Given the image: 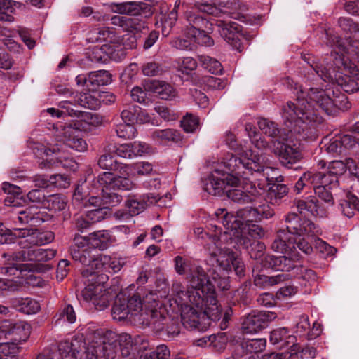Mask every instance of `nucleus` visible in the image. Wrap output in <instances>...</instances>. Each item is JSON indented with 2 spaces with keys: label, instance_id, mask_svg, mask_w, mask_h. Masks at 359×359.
I'll list each match as a JSON object with an SVG mask.
<instances>
[{
  "label": "nucleus",
  "instance_id": "f257e3e1",
  "mask_svg": "<svg viewBox=\"0 0 359 359\" xmlns=\"http://www.w3.org/2000/svg\"><path fill=\"white\" fill-rule=\"evenodd\" d=\"M330 93V90L315 87L310 88L307 92L300 88L297 92L296 102H287L283 108L282 117L289 132L301 134L307 131L302 137H308L323 123L319 110L330 115L337 108L349 107L345 95L333 98Z\"/></svg>",
  "mask_w": 359,
  "mask_h": 359
},
{
  "label": "nucleus",
  "instance_id": "f03ea898",
  "mask_svg": "<svg viewBox=\"0 0 359 359\" xmlns=\"http://www.w3.org/2000/svg\"><path fill=\"white\" fill-rule=\"evenodd\" d=\"M338 53L327 55L313 68L324 81H336L346 93H353L359 90V69L353 62H348L344 57L337 58Z\"/></svg>",
  "mask_w": 359,
  "mask_h": 359
},
{
  "label": "nucleus",
  "instance_id": "7ed1b4c3",
  "mask_svg": "<svg viewBox=\"0 0 359 359\" xmlns=\"http://www.w3.org/2000/svg\"><path fill=\"white\" fill-rule=\"evenodd\" d=\"M210 262L216 263L212 279L219 288L222 290L229 288V274L232 271L242 277L245 275V264L231 249L219 248L216 245L210 248Z\"/></svg>",
  "mask_w": 359,
  "mask_h": 359
},
{
  "label": "nucleus",
  "instance_id": "20e7f679",
  "mask_svg": "<svg viewBox=\"0 0 359 359\" xmlns=\"http://www.w3.org/2000/svg\"><path fill=\"white\" fill-rule=\"evenodd\" d=\"M133 346L130 335L126 333L118 334L111 330L106 331L102 341L97 346L91 345L86 348L85 359H114L118 351L124 357L128 356Z\"/></svg>",
  "mask_w": 359,
  "mask_h": 359
},
{
  "label": "nucleus",
  "instance_id": "39448f33",
  "mask_svg": "<svg viewBox=\"0 0 359 359\" xmlns=\"http://www.w3.org/2000/svg\"><path fill=\"white\" fill-rule=\"evenodd\" d=\"M286 227L280 229L271 243V248L277 252H283L290 245L294 247L293 234L301 235L302 233H310L315 231V227L310 222L309 219H302L294 212L288 213L285 218Z\"/></svg>",
  "mask_w": 359,
  "mask_h": 359
},
{
  "label": "nucleus",
  "instance_id": "423d86ee",
  "mask_svg": "<svg viewBox=\"0 0 359 359\" xmlns=\"http://www.w3.org/2000/svg\"><path fill=\"white\" fill-rule=\"evenodd\" d=\"M189 282V287L187 291L179 290L180 285L173 286L174 290L180 299V302L188 299L190 302L198 305L203 302L205 294H210L215 291V286L210 282L205 271L197 264L194 269L186 278Z\"/></svg>",
  "mask_w": 359,
  "mask_h": 359
},
{
  "label": "nucleus",
  "instance_id": "0eeeda50",
  "mask_svg": "<svg viewBox=\"0 0 359 359\" xmlns=\"http://www.w3.org/2000/svg\"><path fill=\"white\" fill-rule=\"evenodd\" d=\"M251 158L238 157L232 154H227L222 162L226 169L224 172H227L238 177V184L241 179L250 180L253 172H260L268 168L264 157L260 154L251 153Z\"/></svg>",
  "mask_w": 359,
  "mask_h": 359
},
{
  "label": "nucleus",
  "instance_id": "6e6552de",
  "mask_svg": "<svg viewBox=\"0 0 359 359\" xmlns=\"http://www.w3.org/2000/svg\"><path fill=\"white\" fill-rule=\"evenodd\" d=\"M126 302L130 313V319L135 323L149 325L165 319L164 315L157 309L156 302H154V304L147 306L145 303L142 304L140 296L133 295L126 299Z\"/></svg>",
  "mask_w": 359,
  "mask_h": 359
},
{
  "label": "nucleus",
  "instance_id": "1a4fd4ad",
  "mask_svg": "<svg viewBox=\"0 0 359 359\" xmlns=\"http://www.w3.org/2000/svg\"><path fill=\"white\" fill-rule=\"evenodd\" d=\"M175 302L181 311V320L184 327L199 331L208 329V320L205 314H203V301L198 305L190 302L188 299L180 302L177 294H175Z\"/></svg>",
  "mask_w": 359,
  "mask_h": 359
},
{
  "label": "nucleus",
  "instance_id": "9d476101",
  "mask_svg": "<svg viewBox=\"0 0 359 359\" xmlns=\"http://www.w3.org/2000/svg\"><path fill=\"white\" fill-rule=\"evenodd\" d=\"M184 18L188 22L185 28V34L188 37L201 46H211L214 44L213 39L203 30L208 24L205 19L196 14L194 10L187 11Z\"/></svg>",
  "mask_w": 359,
  "mask_h": 359
},
{
  "label": "nucleus",
  "instance_id": "9b49d317",
  "mask_svg": "<svg viewBox=\"0 0 359 359\" xmlns=\"http://www.w3.org/2000/svg\"><path fill=\"white\" fill-rule=\"evenodd\" d=\"M238 184V177L217 168L206 180L204 189L209 194L221 196L227 188L236 187Z\"/></svg>",
  "mask_w": 359,
  "mask_h": 359
},
{
  "label": "nucleus",
  "instance_id": "f8f14e48",
  "mask_svg": "<svg viewBox=\"0 0 359 359\" xmlns=\"http://www.w3.org/2000/svg\"><path fill=\"white\" fill-rule=\"evenodd\" d=\"M226 224L233 226L234 232L233 236L236 234H246L245 226L262 220L257 208L247 207L238 210L235 215H229L226 217Z\"/></svg>",
  "mask_w": 359,
  "mask_h": 359
},
{
  "label": "nucleus",
  "instance_id": "ddd939ff",
  "mask_svg": "<svg viewBox=\"0 0 359 359\" xmlns=\"http://www.w3.org/2000/svg\"><path fill=\"white\" fill-rule=\"evenodd\" d=\"M79 124L58 123L55 128L57 133L56 136L63 141L70 148L77 151L82 152L87 149L86 141L81 137V131L79 130Z\"/></svg>",
  "mask_w": 359,
  "mask_h": 359
},
{
  "label": "nucleus",
  "instance_id": "4468645a",
  "mask_svg": "<svg viewBox=\"0 0 359 359\" xmlns=\"http://www.w3.org/2000/svg\"><path fill=\"white\" fill-rule=\"evenodd\" d=\"M328 44L333 48L330 55L338 53L337 56L344 57L348 62L352 60L359 63V40L350 39H341L338 36H331L328 39Z\"/></svg>",
  "mask_w": 359,
  "mask_h": 359
},
{
  "label": "nucleus",
  "instance_id": "2eb2a0df",
  "mask_svg": "<svg viewBox=\"0 0 359 359\" xmlns=\"http://www.w3.org/2000/svg\"><path fill=\"white\" fill-rule=\"evenodd\" d=\"M276 318V315L273 312L254 311L243 317L241 329L246 334L257 333L265 328Z\"/></svg>",
  "mask_w": 359,
  "mask_h": 359
},
{
  "label": "nucleus",
  "instance_id": "dca6fc26",
  "mask_svg": "<svg viewBox=\"0 0 359 359\" xmlns=\"http://www.w3.org/2000/svg\"><path fill=\"white\" fill-rule=\"evenodd\" d=\"M81 295L85 301L92 302L98 310H103L109 304V292L97 281L88 284L82 290Z\"/></svg>",
  "mask_w": 359,
  "mask_h": 359
},
{
  "label": "nucleus",
  "instance_id": "f3484780",
  "mask_svg": "<svg viewBox=\"0 0 359 359\" xmlns=\"http://www.w3.org/2000/svg\"><path fill=\"white\" fill-rule=\"evenodd\" d=\"M19 238H25L20 243L23 248L29 245H43L51 243L55 238L52 231H38L36 229L26 228H14Z\"/></svg>",
  "mask_w": 359,
  "mask_h": 359
},
{
  "label": "nucleus",
  "instance_id": "a211bd4d",
  "mask_svg": "<svg viewBox=\"0 0 359 359\" xmlns=\"http://www.w3.org/2000/svg\"><path fill=\"white\" fill-rule=\"evenodd\" d=\"M357 137L350 134H339L325 143V151L333 156L346 155L357 144Z\"/></svg>",
  "mask_w": 359,
  "mask_h": 359
},
{
  "label": "nucleus",
  "instance_id": "6ab92c4d",
  "mask_svg": "<svg viewBox=\"0 0 359 359\" xmlns=\"http://www.w3.org/2000/svg\"><path fill=\"white\" fill-rule=\"evenodd\" d=\"M248 181L249 182H246L243 187V190L233 187L227 188L226 193L228 198L238 203L245 204L252 203L256 198L261 196L264 189L257 188L255 184L250 180Z\"/></svg>",
  "mask_w": 359,
  "mask_h": 359
},
{
  "label": "nucleus",
  "instance_id": "aec40b11",
  "mask_svg": "<svg viewBox=\"0 0 359 359\" xmlns=\"http://www.w3.org/2000/svg\"><path fill=\"white\" fill-rule=\"evenodd\" d=\"M94 184H99L102 191L107 187L110 189L131 190L135 184L128 177L121 176L115 177L111 172H104L94 180Z\"/></svg>",
  "mask_w": 359,
  "mask_h": 359
},
{
  "label": "nucleus",
  "instance_id": "412c9836",
  "mask_svg": "<svg viewBox=\"0 0 359 359\" xmlns=\"http://www.w3.org/2000/svg\"><path fill=\"white\" fill-rule=\"evenodd\" d=\"M17 216L13 217V222L16 223V219L20 224H29L32 226H39L44 222L48 221L50 216L47 214L43 208H39L36 206H30L25 210L16 212Z\"/></svg>",
  "mask_w": 359,
  "mask_h": 359
},
{
  "label": "nucleus",
  "instance_id": "4be33fe9",
  "mask_svg": "<svg viewBox=\"0 0 359 359\" xmlns=\"http://www.w3.org/2000/svg\"><path fill=\"white\" fill-rule=\"evenodd\" d=\"M300 259V255L294 252H292L289 256H265L262 261L264 266L271 268L276 271H290L296 268L297 263Z\"/></svg>",
  "mask_w": 359,
  "mask_h": 359
},
{
  "label": "nucleus",
  "instance_id": "5701e85b",
  "mask_svg": "<svg viewBox=\"0 0 359 359\" xmlns=\"http://www.w3.org/2000/svg\"><path fill=\"white\" fill-rule=\"evenodd\" d=\"M217 26L219 27V32L222 37L233 48L240 53L242 52L243 46L240 39L241 26L235 22L225 21H218Z\"/></svg>",
  "mask_w": 359,
  "mask_h": 359
},
{
  "label": "nucleus",
  "instance_id": "b1692460",
  "mask_svg": "<svg viewBox=\"0 0 359 359\" xmlns=\"http://www.w3.org/2000/svg\"><path fill=\"white\" fill-rule=\"evenodd\" d=\"M270 148L279 156L281 163L285 165L294 163L301 158L297 148L283 142L279 139L272 140Z\"/></svg>",
  "mask_w": 359,
  "mask_h": 359
},
{
  "label": "nucleus",
  "instance_id": "393cba45",
  "mask_svg": "<svg viewBox=\"0 0 359 359\" xmlns=\"http://www.w3.org/2000/svg\"><path fill=\"white\" fill-rule=\"evenodd\" d=\"M116 11L130 16H150L152 13L151 6L142 1H129L116 4Z\"/></svg>",
  "mask_w": 359,
  "mask_h": 359
},
{
  "label": "nucleus",
  "instance_id": "a878e982",
  "mask_svg": "<svg viewBox=\"0 0 359 359\" xmlns=\"http://www.w3.org/2000/svg\"><path fill=\"white\" fill-rule=\"evenodd\" d=\"M234 237L238 245L248 250V253L252 259H260L264 256L266 246L262 242L250 239L246 234H236Z\"/></svg>",
  "mask_w": 359,
  "mask_h": 359
},
{
  "label": "nucleus",
  "instance_id": "bb28decb",
  "mask_svg": "<svg viewBox=\"0 0 359 359\" xmlns=\"http://www.w3.org/2000/svg\"><path fill=\"white\" fill-rule=\"evenodd\" d=\"M83 348V343L77 339L62 341L58 346L62 359H85L84 353H80Z\"/></svg>",
  "mask_w": 359,
  "mask_h": 359
},
{
  "label": "nucleus",
  "instance_id": "cd10ccee",
  "mask_svg": "<svg viewBox=\"0 0 359 359\" xmlns=\"http://www.w3.org/2000/svg\"><path fill=\"white\" fill-rule=\"evenodd\" d=\"M56 250L53 249L31 248L20 252V256L13 255V259L35 262H48L55 257Z\"/></svg>",
  "mask_w": 359,
  "mask_h": 359
},
{
  "label": "nucleus",
  "instance_id": "c85d7f7f",
  "mask_svg": "<svg viewBox=\"0 0 359 359\" xmlns=\"http://www.w3.org/2000/svg\"><path fill=\"white\" fill-rule=\"evenodd\" d=\"M210 294H205L203 297V314H205L208 320V328L210 325V321H216L220 319L222 316V309L217 305L215 290Z\"/></svg>",
  "mask_w": 359,
  "mask_h": 359
},
{
  "label": "nucleus",
  "instance_id": "c756f323",
  "mask_svg": "<svg viewBox=\"0 0 359 359\" xmlns=\"http://www.w3.org/2000/svg\"><path fill=\"white\" fill-rule=\"evenodd\" d=\"M346 170H348L352 175H354L359 180V164L351 158H346L345 161H332L329 163L328 171L332 175H342Z\"/></svg>",
  "mask_w": 359,
  "mask_h": 359
},
{
  "label": "nucleus",
  "instance_id": "7c9ffc66",
  "mask_svg": "<svg viewBox=\"0 0 359 359\" xmlns=\"http://www.w3.org/2000/svg\"><path fill=\"white\" fill-rule=\"evenodd\" d=\"M160 198L154 194H147L143 199L130 196L126 201V208L130 216H135L142 212L147 205L157 202Z\"/></svg>",
  "mask_w": 359,
  "mask_h": 359
},
{
  "label": "nucleus",
  "instance_id": "2f4dec72",
  "mask_svg": "<svg viewBox=\"0 0 359 359\" xmlns=\"http://www.w3.org/2000/svg\"><path fill=\"white\" fill-rule=\"evenodd\" d=\"M110 260V257L105 255H92V260L89 264H86L90 268L83 270V276L90 277L88 281H94L98 278L95 271L107 270V262Z\"/></svg>",
  "mask_w": 359,
  "mask_h": 359
},
{
  "label": "nucleus",
  "instance_id": "473e14b6",
  "mask_svg": "<svg viewBox=\"0 0 359 359\" xmlns=\"http://www.w3.org/2000/svg\"><path fill=\"white\" fill-rule=\"evenodd\" d=\"M43 269L39 266L32 264H13L10 266L0 267V273L8 276H19L22 271H39L49 269L48 265L43 266Z\"/></svg>",
  "mask_w": 359,
  "mask_h": 359
},
{
  "label": "nucleus",
  "instance_id": "72a5a7b5",
  "mask_svg": "<svg viewBox=\"0 0 359 359\" xmlns=\"http://www.w3.org/2000/svg\"><path fill=\"white\" fill-rule=\"evenodd\" d=\"M310 222L315 227V231L310 233H302L301 235L293 234L294 240V244L296 243L297 248L306 255H310L313 252V248L310 242L315 236L320 233V229L312 221Z\"/></svg>",
  "mask_w": 359,
  "mask_h": 359
},
{
  "label": "nucleus",
  "instance_id": "f704fd0d",
  "mask_svg": "<svg viewBox=\"0 0 359 359\" xmlns=\"http://www.w3.org/2000/svg\"><path fill=\"white\" fill-rule=\"evenodd\" d=\"M111 315L114 320L121 321L125 319H130V313H129L127 306L126 298L123 294L117 295L111 309Z\"/></svg>",
  "mask_w": 359,
  "mask_h": 359
},
{
  "label": "nucleus",
  "instance_id": "c9c22d12",
  "mask_svg": "<svg viewBox=\"0 0 359 359\" xmlns=\"http://www.w3.org/2000/svg\"><path fill=\"white\" fill-rule=\"evenodd\" d=\"M11 304L18 311L27 314L36 313L41 309L39 302L29 297L12 299Z\"/></svg>",
  "mask_w": 359,
  "mask_h": 359
},
{
  "label": "nucleus",
  "instance_id": "e433bc0d",
  "mask_svg": "<svg viewBox=\"0 0 359 359\" xmlns=\"http://www.w3.org/2000/svg\"><path fill=\"white\" fill-rule=\"evenodd\" d=\"M149 88L162 100H172L177 95L171 85L161 81H151Z\"/></svg>",
  "mask_w": 359,
  "mask_h": 359
},
{
  "label": "nucleus",
  "instance_id": "4c0bfd02",
  "mask_svg": "<svg viewBox=\"0 0 359 359\" xmlns=\"http://www.w3.org/2000/svg\"><path fill=\"white\" fill-rule=\"evenodd\" d=\"M111 81V74L106 70L91 72L88 74L90 90H95L101 86H105Z\"/></svg>",
  "mask_w": 359,
  "mask_h": 359
},
{
  "label": "nucleus",
  "instance_id": "58836bf2",
  "mask_svg": "<svg viewBox=\"0 0 359 359\" xmlns=\"http://www.w3.org/2000/svg\"><path fill=\"white\" fill-rule=\"evenodd\" d=\"M92 189L90 190V194H92L91 196H90L88 198L83 199V203L84 205L88 207H94L95 208H104L103 206V201H102V196L100 194V192L97 193V189H95V186H97V184H94V180L92 181ZM74 198L75 200L79 201L82 200V196L81 195L79 189L77 188L75 191V193L74 194Z\"/></svg>",
  "mask_w": 359,
  "mask_h": 359
},
{
  "label": "nucleus",
  "instance_id": "ea45409f",
  "mask_svg": "<svg viewBox=\"0 0 359 359\" xmlns=\"http://www.w3.org/2000/svg\"><path fill=\"white\" fill-rule=\"evenodd\" d=\"M90 246L100 250L107 249L111 243V235L108 231H97L88 234Z\"/></svg>",
  "mask_w": 359,
  "mask_h": 359
},
{
  "label": "nucleus",
  "instance_id": "a19ab883",
  "mask_svg": "<svg viewBox=\"0 0 359 359\" xmlns=\"http://www.w3.org/2000/svg\"><path fill=\"white\" fill-rule=\"evenodd\" d=\"M339 206L343 215L351 218L356 212H359V199L355 195L347 194L340 201Z\"/></svg>",
  "mask_w": 359,
  "mask_h": 359
},
{
  "label": "nucleus",
  "instance_id": "79ce46f5",
  "mask_svg": "<svg viewBox=\"0 0 359 359\" xmlns=\"http://www.w3.org/2000/svg\"><path fill=\"white\" fill-rule=\"evenodd\" d=\"M151 137L161 144L169 141L179 142L182 139L180 133L175 129L156 130L152 133Z\"/></svg>",
  "mask_w": 359,
  "mask_h": 359
},
{
  "label": "nucleus",
  "instance_id": "37998d69",
  "mask_svg": "<svg viewBox=\"0 0 359 359\" xmlns=\"http://www.w3.org/2000/svg\"><path fill=\"white\" fill-rule=\"evenodd\" d=\"M313 184L332 189L339 186V181L337 175H332L329 171L326 173L319 172L313 173Z\"/></svg>",
  "mask_w": 359,
  "mask_h": 359
},
{
  "label": "nucleus",
  "instance_id": "c03bdc74",
  "mask_svg": "<svg viewBox=\"0 0 359 359\" xmlns=\"http://www.w3.org/2000/svg\"><path fill=\"white\" fill-rule=\"evenodd\" d=\"M288 189L285 184H273L269 189L266 200L272 205H279L282 199L287 195Z\"/></svg>",
  "mask_w": 359,
  "mask_h": 359
},
{
  "label": "nucleus",
  "instance_id": "a18cd8bd",
  "mask_svg": "<svg viewBox=\"0 0 359 359\" xmlns=\"http://www.w3.org/2000/svg\"><path fill=\"white\" fill-rule=\"evenodd\" d=\"M294 337L290 334L287 328L280 327L273 330L270 334V342L272 344L283 343L281 346L294 343Z\"/></svg>",
  "mask_w": 359,
  "mask_h": 359
},
{
  "label": "nucleus",
  "instance_id": "49530a36",
  "mask_svg": "<svg viewBox=\"0 0 359 359\" xmlns=\"http://www.w3.org/2000/svg\"><path fill=\"white\" fill-rule=\"evenodd\" d=\"M174 263L176 273L186 277L197 265L191 259L180 255H177L174 258Z\"/></svg>",
  "mask_w": 359,
  "mask_h": 359
},
{
  "label": "nucleus",
  "instance_id": "de8ad7c7",
  "mask_svg": "<svg viewBox=\"0 0 359 359\" xmlns=\"http://www.w3.org/2000/svg\"><path fill=\"white\" fill-rule=\"evenodd\" d=\"M103 150L106 152L114 153L118 156L123 158H132L134 157L130 144H123L116 147L114 144L106 143Z\"/></svg>",
  "mask_w": 359,
  "mask_h": 359
},
{
  "label": "nucleus",
  "instance_id": "09e8293b",
  "mask_svg": "<svg viewBox=\"0 0 359 359\" xmlns=\"http://www.w3.org/2000/svg\"><path fill=\"white\" fill-rule=\"evenodd\" d=\"M95 189H97V193L100 192V194L102 196L103 206H116L118 204H119L122 201L121 196L113 191L115 189H110L107 187H104V189L102 191L101 187H100L99 184H97V186H95Z\"/></svg>",
  "mask_w": 359,
  "mask_h": 359
},
{
  "label": "nucleus",
  "instance_id": "8fccbe9b",
  "mask_svg": "<svg viewBox=\"0 0 359 359\" xmlns=\"http://www.w3.org/2000/svg\"><path fill=\"white\" fill-rule=\"evenodd\" d=\"M66 205L65 198L59 194L48 196L43 201L44 208L53 212L62 211Z\"/></svg>",
  "mask_w": 359,
  "mask_h": 359
},
{
  "label": "nucleus",
  "instance_id": "3c124183",
  "mask_svg": "<svg viewBox=\"0 0 359 359\" xmlns=\"http://www.w3.org/2000/svg\"><path fill=\"white\" fill-rule=\"evenodd\" d=\"M198 58L202 67L211 74H217L222 73V65L217 60L208 55H200Z\"/></svg>",
  "mask_w": 359,
  "mask_h": 359
},
{
  "label": "nucleus",
  "instance_id": "603ef678",
  "mask_svg": "<svg viewBox=\"0 0 359 359\" xmlns=\"http://www.w3.org/2000/svg\"><path fill=\"white\" fill-rule=\"evenodd\" d=\"M297 208L300 214L309 213L312 215H318V201L315 198L309 200H299L297 202Z\"/></svg>",
  "mask_w": 359,
  "mask_h": 359
},
{
  "label": "nucleus",
  "instance_id": "864d4df0",
  "mask_svg": "<svg viewBox=\"0 0 359 359\" xmlns=\"http://www.w3.org/2000/svg\"><path fill=\"white\" fill-rule=\"evenodd\" d=\"M112 154L104 151V154L100 156L97 164L101 169L112 171L119 168L120 165L114 158Z\"/></svg>",
  "mask_w": 359,
  "mask_h": 359
},
{
  "label": "nucleus",
  "instance_id": "5fc2aeb1",
  "mask_svg": "<svg viewBox=\"0 0 359 359\" xmlns=\"http://www.w3.org/2000/svg\"><path fill=\"white\" fill-rule=\"evenodd\" d=\"M18 347L16 343H0V359H18Z\"/></svg>",
  "mask_w": 359,
  "mask_h": 359
},
{
  "label": "nucleus",
  "instance_id": "6e6d98bb",
  "mask_svg": "<svg viewBox=\"0 0 359 359\" xmlns=\"http://www.w3.org/2000/svg\"><path fill=\"white\" fill-rule=\"evenodd\" d=\"M257 123L263 133L269 137H276L280 135V131L273 121L266 118H260Z\"/></svg>",
  "mask_w": 359,
  "mask_h": 359
},
{
  "label": "nucleus",
  "instance_id": "4d7b16f0",
  "mask_svg": "<svg viewBox=\"0 0 359 359\" xmlns=\"http://www.w3.org/2000/svg\"><path fill=\"white\" fill-rule=\"evenodd\" d=\"M194 8L198 11L215 16H220L222 11L215 4L203 1V0H196L194 2Z\"/></svg>",
  "mask_w": 359,
  "mask_h": 359
},
{
  "label": "nucleus",
  "instance_id": "13d9d810",
  "mask_svg": "<svg viewBox=\"0 0 359 359\" xmlns=\"http://www.w3.org/2000/svg\"><path fill=\"white\" fill-rule=\"evenodd\" d=\"M79 105L90 109H96L100 107L99 100L89 93H81L76 100Z\"/></svg>",
  "mask_w": 359,
  "mask_h": 359
},
{
  "label": "nucleus",
  "instance_id": "bf43d9fd",
  "mask_svg": "<svg viewBox=\"0 0 359 359\" xmlns=\"http://www.w3.org/2000/svg\"><path fill=\"white\" fill-rule=\"evenodd\" d=\"M69 252L74 260L80 262L83 265L86 266V264H89L92 260L91 250L90 249H69Z\"/></svg>",
  "mask_w": 359,
  "mask_h": 359
},
{
  "label": "nucleus",
  "instance_id": "052dcab7",
  "mask_svg": "<svg viewBox=\"0 0 359 359\" xmlns=\"http://www.w3.org/2000/svg\"><path fill=\"white\" fill-rule=\"evenodd\" d=\"M116 133L121 138L133 139L136 136L137 130L133 124L123 123L116 126Z\"/></svg>",
  "mask_w": 359,
  "mask_h": 359
},
{
  "label": "nucleus",
  "instance_id": "680f3d73",
  "mask_svg": "<svg viewBox=\"0 0 359 359\" xmlns=\"http://www.w3.org/2000/svg\"><path fill=\"white\" fill-rule=\"evenodd\" d=\"M208 229L214 233V234H212L209 236L210 243L207 244V250L209 253L210 248H211V246L213 245L217 246L219 248L229 249L225 246L223 247L220 242L219 236L222 234V229L219 226H217V224H210L209 225Z\"/></svg>",
  "mask_w": 359,
  "mask_h": 359
},
{
  "label": "nucleus",
  "instance_id": "e2e57ef3",
  "mask_svg": "<svg viewBox=\"0 0 359 359\" xmlns=\"http://www.w3.org/2000/svg\"><path fill=\"white\" fill-rule=\"evenodd\" d=\"M170 352L165 345L157 346L155 351L141 355L140 359H170Z\"/></svg>",
  "mask_w": 359,
  "mask_h": 359
},
{
  "label": "nucleus",
  "instance_id": "0e129e2a",
  "mask_svg": "<svg viewBox=\"0 0 359 359\" xmlns=\"http://www.w3.org/2000/svg\"><path fill=\"white\" fill-rule=\"evenodd\" d=\"M57 315V320H63L69 323H74L76 319V312L71 304H65L61 306Z\"/></svg>",
  "mask_w": 359,
  "mask_h": 359
},
{
  "label": "nucleus",
  "instance_id": "69168bd1",
  "mask_svg": "<svg viewBox=\"0 0 359 359\" xmlns=\"http://www.w3.org/2000/svg\"><path fill=\"white\" fill-rule=\"evenodd\" d=\"M199 126V119L197 116L187 114L181 121V126L186 133H194Z\"/></svg>",
  "mask_w": 359,
  "mask_h": 359
},
{
  "label": "nucleus",
  "instance_id": "338daca9",
  "mask_svg": "<svg viewBox=\"0 0 359 359\" xmlns=\"http://www.w3.org/2000/svg\"><path fill=\"white\" fill-rule=\"evenodd\" d=\"M266 340L264 338L252 339L246 341L245 347L248 352L259 353L266 348Z\"/></svg>",
  "mask_w": 359,
  "mask_h": 359
},
{
  "label": "nucleus",
  "instance_id": "774afa93",
  "mask_svg": "<svg viewBox=\"0 0 359 359\" xmlns=\"http://www.w3.org/2000/svg\"><path fill=\"white\" fill-rule=\"evenodd\" d=\"M107 214L105 208H97L88 210L85 215L88 219L93 224L104 219Z\"/></svg>",
  "mask_w": 359,
  "mask_h": 359
}]
</instances>
